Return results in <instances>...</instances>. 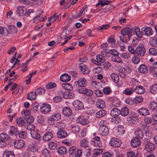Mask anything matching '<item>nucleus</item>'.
Wrapping results in <instances>:
<instances>
[{
	"mask_svg": "<svg viewBox=\"0 0 157 157\" xmlns=\"http://www.w3.org/2000/svg\"><path fill=\"white\" fill-rule=\"evenodd\" d=\"M135 28L126 27L121 30V33L122 36H125L126 35H132L135 34Z\"/></svg>",
	"mask_w": 157,
	"mask_h": 157,
	"instance_id": "f257e3e1",
	"label": "nucleus"
},
{
	"mask_svg": "<svg viewBox=\"0 0 157 157\" xmlns=\"http://www.w3.org/2000/svg\"><path fill=\"white\" fill-rule=\"evenodd\" d=\"M148 139H144V142L145 143V150L147 151H153L155 148V144L150 142H148Z\"/></svg>",
	"mask_w": 157,
	"mask_h": 157,
	"instance_id": "f03ea898",
	"label": "nucleus"
},
{
	"mask_svg": "<svg viewBox=\"0 0 157 157\" xmlns=\"http://www.w3.org/2000/svg\"><path fill=\"white\" fill-rule=\"evenodd\" d=\"M146 50L145 48L142 46H138L136 49V54L138 56L143 57L144 56Z\"/></svg>",
	"mask_w": 157,
	"mask_h": 157,
	"instance_id": "7ed1b4c3",
	"label": "nucleus"
},
{
	"mask_svg": "<svg viewBox=\"0 0 157 157\" xmlns=\"http://www.w3.org/2000/svg\"><path fill=\"white\" fill-rule=\"evenodd\" d=\"M99 133L103 136H106L109 133L108 128L104 125H102L100 126L99 128Z\"/></svg>",
	"mask_w": 157,
	"mask_h": 157,
	"instance_id": "20e7f679",
	"label": "nucleus"
},
{
	"mask_svg": "<svg viewBox=\"0 0 157 157\" xmlns=\"http://www.w3.org/2000/svg\"><path fill=\"white\" fill-rule=\"evenodd\" d=\"M87 81L84 78H80L78 79V81H76L75 84L76 85L80 87L86 86L87 84Z\"/></svg>",
	"mask_w": 157,
	"mask_h": 157,
	"instance_id": "39448f33",
	"label": "nucleus"
},
{
	"mask_svg": "<svg viewBox=\"0 0 157 157\" xmlns=\"http://www.w3.org/2000/svg\"><path fill=\"white\" fill-rule=\"evenodd\" d=\"M79 67L81 70L82 73L84 74H88L90 71L89 67L83 63L79 64Z\"/></svg>",
	"mask_w": 157,
	"mask_h": 157,
	"instance_id": "423d86ee",
	"label": "nucleus"
},
{
	"mask_svg": "<svg viewBox=\"0 0 157 157\" xmlns=\"http://www.w3.org/2000/svg\"><path fill=\"white\" fill-rule=\"evenodd\" d=\"M109 144L113 147H118L120 146L121 142L118 139L115 138H112L110 140V141L109 142Z\"/></svg>",
	"mask_w": 157,
	"mask_h": 157,
	"instance_id": "0eeeda50",
	"label": "nucleus"
},
{
	"mask_svg": "<svg viewBox=\"0 0 157 157\" xmlns=\"http://www.w3.org/2000/svg\"><path fill=\"white\" fill-rule=\"evenodd\" d=\"M40 109L43 113H47L50 111L51 106L48 104H43L41 106Z\"/></svg>",
	"mask_w": 157,
	"mask_h": 157,
	"instance_id": "6e6552de",
	"label": "nucleus"
},
{
	"mask_svg": "<svg viewBox=\"0 0 157 157\" xmlns=\"http://www.w3.org/2000/svg\"><path fill=\"white\" fill-rule=\"evenodd\" d=\"M140 144V141L139 138L135 137L133 138L131 142V146L133 147H136Z\"/></svg>",
	"mask_w": 157,
	"mask_h": 157,
	"instance_id": "1a4fd4ad",
	"label": "nucleus"
},
{
	"mask_svg": "<svg viewBox=\"0 0 157 157\" xmlns=\"http://www.w3.org/2000/svg\"><path fill=\"white\" fill-rule=\"evenodd\" d=\"M141 32L144 34H145L147 36H149L153 34V31L151 28L146 27L145 28H142L141 29Z\"/></svg>",
	"mask_w": 157,
	"mask_h": 157,
	"instance_id": "9d476101",
	"label": "nucleus"
},
{
	"mask_svg": "<svg viewBox=\"0 0 157 157\" xmlns=\"http://www.w3.org/2000/svg\"><path fill=\"white\" fill-rule=\"evenodd\" d=\"M25 145L24 141L22 140H17L14 143V147L16 148L19 149L24 147Z\"/></svg>",
	"mask_w": 157,
	"mask_h": 157,
	"instance_id": "9b49d317",
	"label": "nucleus"
},
{
	"mask_svg": "<svg viewBox=\"0 0 157 157\" xmlns=\"http://www.w3.org/2000/svg\"><path fill=\"white\" fill-rule=\"evenodd\" d=\"M10 137L7 134L4 133L0 134V143H2L3 144L5 145L4 141H6L9 140Z\"/></svg>",
	"mask_w": 157,
	"mask_h": 157,
	"instance_id": "f8f14e48",
	"label": "nucleus"
},
{
	"mask_svg": "<svg viewBox=\"0 0 157 157\" xmlns=\"http://www.w3.org/2000/svg\"><path fill=\"white\" fill-rule=\"evenodd\" d=\"M73 106L76 109H81L83 107L82 103L78 100H75L73 102Z\"/></svg>",
	"mask_w": 157,
	"mask_h": 157,
	"instance_id": "ddd939ff",
	"label": "nucleus"
},
{
	"mask_svg": "<svg viewBox=\"0 0 157 157\" xmlns=\"http://www.w3.org/2000/svg\"><path fill=\"white\" fill-rule=\"evenodd\" d=\"M78 123H80L82 125H85L89 123V121L86 118H84L82 116H80L76 120Z\"/></svg>",
	"mask_w": 157,
	"mask_h": 157,
	"instance_id": "4468645a",
	"label": "nucleus"
},
{
	"mask_svg": "<svg viewBox=\"0 0 157 157\" xmlns=\"http://www.w3.org/2000/svg\"><path fill=\"white\" fill-rule=\"evenodd\" d=\"M24 9V7L23 6H19L17 7L16 12L19 16H23L25 15V12Z\"/></svg>",
	"mask_w": 157,
	"mask_h": 157,
	"instance_id": "2eb2a0df",
	"label": "nucleus"
},
{
	"mask_svg": "<svg viewBox=\"0 0 157 157\" xmlns=\"http://www.w3.org/2000/svg\"><path fill=\"white\" fill-rule=\"evenodd\" d=\"M129 112L128 108L126 106L124 107L120 110V114L123 116L128 115Z\"/></svg>",
	"mask_w": 157,
	"mask_h": 157,
	"instance_id": "dca6fc26",
	"label": "nucleus"
},
{
	"mask_svg": "<svg viewBox=\"0 0 157 157\" xmlns=\"http://www.w3.org/2000/svg\"><path fill=\"white\" fill-rule=\"evenodd\" d=\"M138 70L140 73L145 74L147 72L148 69L145 64H142L139 67Z\"/></svg>",
	"mask_w": 157,
	"mask_h": 157,
	"instance_id": "f3484780",
	"label": "nucleus"
},
{
	"mask_svg": "<svg viewBox=\"0 0 157 157\" xmlns=\"http://www.w3.org/2000/svg\"><path fill=\"white\" fill-rule=\"evenodd\" d=\"M62 111L63 114L67 117H69L71 114L72 113V110L67 107L63 108Z\"/></svg>",
	"mask_w": 157,
	"mask_h": 157,
	"instance_id": "a211bd4d",
	"label": "nucleus"
},
{
	"mask_svg": "<svg viewBox=\"0 0 157 157\" xmlns=\"http://www.w3.org/2000/svg\"><path fill=\"white\" fill-rule=\"evenodd\" d=\"M139 114L143 116H146L149 114L148 110L146 108H142L138 110Z\"/></svg>",
	"mask_w": 157,
	"mask_h": 157,
	"instance_id": "6ab92c4d",
	"label": "nucleus"
},
{
	"mask_svg": "<svg viewBox=\"0 0 157 157\" xmlns=\"http://www.w3.org/2000/svg\"><path fill=\"white\" fill-rule=\"evenodd\" d=\"M53 135L50 132H46L43 137V140L45 141H47L51 140L52 137Z\"/></svg>",
	"mask_w": 157,
	"mask_h": 157,
	"instance_id": "aec40b11",
	"label": "nucleus"
},
{
	"mask_svg": "<svg viewBox=\"0 0 157 157\" xmlns=\"http://www.w3.org/2000/svg\"><path fill=\"white\" fill-rule=\"evenodd\" d=\"M134 91L137 94H142L144 93L145 89L142 86H138L134 90Z\"/></svg>",
	"mask_w": 157,
	"mask_h": 157,
	"instance_id": "412c9836",
	"label": "nucleus"
},
{
	"mask_svg": "<svg viewBox=\"0 0 157 157\" xmlns=\"http://www.w3.org/2000/svg\"><path fill=\"white\" fill-rule=\"evenodd\" d=\"M96 105L97 108L100 109H103L105 107V102L101 100H98L96 103Z\"/></svg>",
	"mask_w": 157,
	"mask_h": 157,
	"instance_id": "4be33fe9",
	"label": "nucleus"
},
{
	"mask_svg": "<svg viewBox=\"0 0 157 157\" xmlns=\"http://www.w3.org/2000/svg\"><path fill=\"white\" fill-rule=\"evenodd\" d=\"M71 77L70 76L67 74H64L61 75L60 80L63 82H67L70 80Z\"/></svg>",
	"mask_w": 157,
	"mask_h": 157,
	"instance_id": "5701e85b",
	"label": "nucleus"
},
{
	"mask_svg": "<svg viewBox=\"0 0 157 157\" xmlns=\"http://www.w3.org/2000/svg\"><path fill=\"white\" fill-rule=\"evenodd\" d=\"M74 96V94L71 92L66 91L63 94V97L65 99L70 98Z\"/></svg>",
	"mask_w": 157,
	"mask_h": 157,
	"instance_id": "b1692460",
	"label": "nucleus"
},
{
	"mask_svg": "<svg viewBox=\"0 0 157 157\" xmlns=\"http://www.w3.org/2000/svg\"><path fill=\"white\" fill-rule=\"evenodd\" d=\"M3 155L4 157H15L13 151L6 150L3 153Z\"/></svg>",
	"mask_w": 157,
	"mask_h": 157,
	"instance_id": "393cba45",
	"label": "nucleus"
},
{
	"mask_svg": "<svg viewBox=\"0 0 157 157\" xmlns=\"http://www.w3.org/2000/svg\"><path fill=\"white\" fill-rule=\"evenodd\" d=\"M57 136L59 138H64L67 136V132L64 130H60L57 133Z\"/></svg>",
	"mask_w": 157,
	"mask_h": 157,
	"instance_id": "a878e982",
	"label": "nucleus"
},
{
	"mask_svg": "<svg viewBox=\"0 0 157 157\" xmlns=\"http://www.w3.org/2000/svg\"><path fill=\"white\" fill-rule=\"evenodd\" d=\"M106 114V112L105 110H101L96 113V116L97 118L105 116Z\"/></svg>",
	"mask_w": 157,
	"mask_h": 157,
	"instance_id": "bb28decb",
	"label": "nucleus"
},
{
	"mask_svg": "<svg viewBox=\"0 0 157 157\" xmlns=\"http://www.w3.org/2000/svg\"><path fill=\"white\" fill-rule=\"evenodd\" d=\"M30 134L31 137L33 139H39L40 138V135L34 131H30Z\"/></svg>",
	"mask_w": 157,
	"mask_h": 157,
	"instance_id": "cd10ccee",
	"label": "nucleus"
},
{
	"mask_svg": "<svg viewBox=\"0 0 157 157\" xmlns=\"http://www.w3.org/2000/svg\"><path fill=\"white\" fill-rule=\"evenodd\" d=\"M61 118V115L59 113H54L53 114L51 117L49 118V121L52 120L58 121Z\"/></svg>",
	"mask_w": 157,
	"mask_h": 157,
	"instance_id": "c85d7f7f",
	"label": "nucleus"
},
{
	"mask_svg": "<svg viewBox=\"0 0 157 157\" xmlns=\"http://www.w3.org/2000/svg\"><path fill=\"white\" fill-rule=\"evenodd\" d=\"M36 92H31L28 94L27 96V98L31 100H33L36 98Z\"/></svg>",
	"mask_w": 157,
	"mask_h": 157,
	"instance_id": "c756f323",
	"label": "nucleus"
},
{
	"mask_svg": "<svg viewBox=\"0 0 157 157\" xmlns=\"http://www.w3.org/2000/svg\"><path fill=\"white\" fill-rule=\"evenodd\" d=\"M62 87L67 90H71L73 89V87L72 85L68 83L62 84Z\"/></svg>",
	"mask_w": 157,
	"mask_h": 157,
	"instance_id": "7c9ffc66",
	"label": "nucleus"
},
{
	"mask_svg": "<svg viewBox=\"0 0 157 157\" xmlns=\"http://www.w3.org/2000/svg\"><path fill=\"white\" fill-rule=\"evenodd\" d=\"M120 113V110L117 108L112 109L110 112V115L112 116H118Z\"/></svg>",
	"mask_w": 157,
	"mask_h": 157,
	"instance_id": "2f4dec72",
	"label": "nucleus"
},
{
	"mask_svg": "<svg viewBox=\"0 0 157 157\" xmlns=\"http://www.w3.org/2000/svg\"><path fill=\"white\" fill-rule=\"evenodd\" d=\"M0 33L5 36H7L9 34V32L7 29L5 27L0 26Z\"/></svg>",
	"mask_w": 157,
	"mask_h": 157,
	"instance_id": "473e14b6",
	"label": "nucleus"
},
{
	"mask_svg": "<svg viewBox=\"0 0 157 157\" xmlns=\"http://www.w3.org/2000/svg\"><path fill=\"white\" fill-rule=\"evenodd\" d=\"M150 44L151 46L154 47H157V37H154L150 39Z\"/></svg>",
	"mask_w": 157,
	"mask_h": 157,
	"instance_id": "72a5a7b5",
	"label": "nucleus"
},
{
	"mask_svg": "<svg viewBox=\"0 0 157 157\" xmlns=\"http://www.w3.org/2000/svg\"><path fill=\"white\" fill-rule=\"evenodd\" d=\"M10 129L11 130L9 132L10 134H14L16 135L19 133V132L17 129L14 126H11Z\"/></svg>",
	"mask_w": 157,
	"mask_h": 157,
	"instance_id": "f704fd0d",
	"label": "nucleus"
},
{
	"mask_svg": "<svg viewBox=\"0 0 157 157\" xmlns=\"http://www.w3.org/2000/svg\"><path fill=\"white\" fill-rule=\"evenodd\" d=\"M67 151L66 148L62 146L58 148V152L60 155H64L65 154Z\"/></svg>",
	"mask_w": 157,
	"mask_h": 157,
	"instance_id": "c9c22d12",
	"label": "nucleus"
},
{
	"mask_svg": "<svg viewBox=\"0 0 157 157\" xmlns=\"http://www.w3.org/2000/svg\"><path fill=\"white\" fill-rule=\"evenodd\" d=\"M80 145L83 147L86 148L88 147V141L86 139H83L80 142Z\"/></svg>",
	"mask_w": 157,
	"mask_h": 157,
	"instance_id": "e433bc0d",
	"label": "nucleus"
},
{
	"mask_svg": "<svg viewBox=\"0 0 157 157\" xmlns=\"http://www.w3.org/2000/svg\"><path fill=\"white\" fill-rule=\"evenodd\" d=\"M102 152V149H96L94 151V153L93 154L92 156L93 157H96L101 154Z\"/></svg>",
	"mask_w": 157,
	"mask_h": 157,
	"instance_id": "4c0bfd02",
	"label": "nucleus"
},
{
	"mask_svg": "<svg viewBox=\"0 0 157 157\" xmlns=\"http://www.w3.org/2000/svg\"><path fill=\"white\" fill-rule=\"evenodd\" d=\"M145 132V134L146 136L148 138H150L152 136V134L151 132L148 129V127L145 126L144 128Z\"/></svg>",
	"mask_w": 157,
	"mask_h": 157,
	"instance_id": "58836bf2",
	"label": "nucleus"
},
{
	"mask_svg": "<svg viewBox=\"0 0 157 157\" xmlns=\"http://www.w3.org/2000/svg\"><path fill=\"white\" fill-rule=\"evenodd\" d=\"M111 77L115 83H117L119 82V77L117 74L115 73H112L111 74Z\"/></svg>",
	"mask_w": 157,
	"mask_h": 157,
	"instance_id": "ea45409f",
	"label": "nucleus"
},
{
	"mask_svg": "<svg viewBox=\"0 0 157 157\" xmlns=\"http://www.w3.org/2000/svg\"><path fill=\"white\" fill-rule=\"evenodd\" d=\"M150 90L151 93L154 94L157 93V83L152 85L150 87Z\"/></svg>",
	"mask_w": 157,
	"mask_h": 157,
	"instance_id": "a19ab883",
	"label": "nucleus"
},
{
	"mask_svg": "<svg viewBox=\"0 0 157 157\" xmlns=\"http://www.w3.org/2000/svg\"><path fill=\"white\" fill-rule=\"evenodd\" d=\"M142 33L140 31L139 28L138 27H136L135 30V34H136L137 36L139 38H141L142 36Z\"/></svg>",
	"mask_w": 157,
	"mask_h": 157,
	"instance_id": "79ce46f5",
	"label": "nucleus"
},
{
	"mask_svg": "<svg viewBox=\"0 0 157 157\" xmlns=\"http://www.w3.org/2000/svg\"><path fill=\"white\" fill-rule=\"evenodd\" d=\"M125 128L123 126L121 125H119L117 127V132L119 134L121 135L125 132Z\"/></svg>",
	"mask_w": 157,
	"mask_h": 157,
	"instance_id": "37998d69",
	"label": "nucleus"
},
{
	"mask_svg": "<svg viewBox=\"0 0 157 157\" xmlns=\"http://www.w3.org/2000/svg\"><path fill=\"white\" fill-rule=\"evenodd\" d=\"M16 122L18 125L20 126H23L25 124L24 120L21 118L17 119L16 120Z\"/></svg>",
	"mask_w": 157,
	"mask_h": 157,
	"instance_id": "c03bdc74",
	"label": "nucleus"
},
{
	"mask_svg": "<svg viewBox=\"0 0 157 157\" xmlns=\"http://www.w3.org/2000/svg\"><path fill=\"white\" fill-rule=\"evenodd\" d=\"M79 127L78 125L73 124L71 126V130L74 132L79 131Z\"/></svg>",
	"mask_w": 157,
	"mask_h": 157,
	"instance_id": "a18cd8bd",
	"label": "nucleus"
},
{
	"mask_svg": "<svg viewBox=\"0 0 157 157\" xmlns=\"http://www.w3.org/2000/svg\"><path fill=\"white\" fill-rule=\"evenodd\" d=\"M135 133L136 135L140 138H142L143 136V134L140 128L137 129L135 131Z\"/></svg>",
	"mask_w": 157,
	"mask_h": 157,
	"instance_id": "49530a36",
	"label": "nucleus"
},
{
	"mask_svg": "<svg viewBox=\"0 0 157 157\" xmlns=\"http://www.w3.org/2000/svg\"><path fill=\"white\" fill-rule=\"evenodd\" d=\"M45 92V90L43 88H39L36 90L35 92L36 94L42 95L44 94Z\"/></svg>",
	"mask_w": 157,
	"mask_h": 157,
	"instance_id": "de8ad7c7",
	"label": "nucleus"
},
{
	"mask_svg": "<svg viewBox=\"0 0 157 157\" xmlns=\"http://www.w3.org/2000/svg\"><path fill=\"white\" fill-rule=\"evenodd\" d=\"M111 60L112 61L117 63H121L122 61L121 57H119L117 56L112 57L111 58Z\"/></svg>",
	"mask_w": 157,
	"mask_h": 157,
	"instance_id": "09e8293b",
	"label": "nucleus"
},
{
	"mask_svg": "<svg viewBox=\"0 0 157 157\" xmlns=\"http://www.w3.org/2000/svg\"><path fill=\"white\" fill-rule=\"evenodd\" d=\"M157 107V104L155 101L151 102L149 105V108L152 110H154L156 109Z\"/></svg>",
	"mask_w": 157,
	"mask_h": 157,
	"instance_id": "8fccbe9b",
	"label": "nucleus"
},
{
	"mask_svg": "<svg viewBox=\"0 0 157 157\" xmlns=\"http://www.w3.org/2000/svg\"><path fill=\"white\" fill-rule=\"evenodd\" d=\"M134 91V90L127 88L123 91V93L127 95H130Z\"/></svg>",
	"mask_w": 157,
	"mask_h": 157,
	"instance_id": "3c124183",
	"label": "nucleus"
},
{
	"mask_svg": "<svg viewBox=\"0 0 157 157\" xmlns=\"http://www.w3.org/2000/svg\"><path fill=\"white\" fill-rule=\"evenodd\" d=\"M143 98L141 96L136 97L134 99L136 104L141 103L143 101Z\"/></svg>",
	"mask_w": 157,
	"mask_h": 157,
	"instance_id": "603ef678",
	"label": "nucleus"
},
{
	"mask_svg": "<svg viewBox=\"0 0 157 157\" xmlns=\"http://www.w3.org/2000/svg\"><path fill=\"white\" fill-rule=\"evenodd\" d=\"M120 102L118 99L114 100L112 102V105L115 107H118L120 105Z\"/></svg>",
	"mask_w": 157,
	"mask_h": 157,
	"instance_id": "864d4df0",
	"label": "nucleus"
},
{
	"mask_svg": "<svg viewBox=\"0 0 157 157\" xmlns=\"http://www.w3.org/2000/svg\"><path fill=\"white\" fill-rule=\"evenodd\" d=\"M56 84L55 83L50 82L46 86V88L48 89H51L55 88Z\"/></svg>",
	"mask_w": 157,
	"mask_h": 157,
	"instance_id": "5fc2aeb1",
	"label": "nucleus"
},
{
	"mask_svg": "<svg viewBox=\"0 0 157 157\" xmlns=\"http://www.w3.org/2000/svg\"><path fill=\"white\" fill-rule=\"evenodd\" d=\"M149 53L154 56L157 55V50L154 48H150L149 49Z\"/></svg>",
	"mask_w": 157,
	"mask_h": 157,
	"instance_id": "6e6d98bb",
	"label": "nucleus"
},
{
	"mask_svg": "<svg viewBox=\"0 0 157 157\" xmlns=\"http://www.w3.org/2000/svg\"><path fill=\"white\" fill-rule=\"evenodd\" d=\"M132 61L134 63L137 64L139 63L140 59L138 57L133 56L132 57Z\"/></svg>",
	"mask_w": 157,
	"mask_h": 157,
	"instance_id": "4d7b16f0",
	"label": "nucleus"
},
{
	"mask_svg": "<svg viewBox=\"0 0 157 157\" xmlns=\"http://www.w3.org/2000/svg\"><path fill=\"white\" fill-rule=\"evenodd\" d=\"M8 28L10 30L11 33H17V29L14 26L10 25L9 26Z\"/></svg>",
	"mask_w": 157,
	"mask_h": 157,
	"instance_id": "13d9d810",
	"label": "nucleus"
},
{
	"mask_svg": "<svg viewBox=\"0 0 157 157\" xmlns=\"http://www.w3.org/2000/svg\"><path fill=\"white\" fill-rule=\"evenodd\" d=\"M112 121L115 123L118 124L121 121V120L119 117H116L112 118Z\"/></svg>",
	"mask_w": 157,
	"mask_h": 157,
	"instance_id": "bf43d9fd",
	"label": "nucleus"
},
{
	"mask_svg": "<svg viewBox=\"0 0 157 157\" xmlns=\"http://www.w3.org/2000/svg\"><path fill=\"white\" fill-rule=\"evenodd\" d=\"M85 94L88 96L91 97L93 94V92L91 90L86 89Z\"/></svg>",
	"mask_w": 157,
	"mask_h": 157,
	"instance_id": "052dcab7",
	"label": "nucleus"
},
{
	"mask_svg": "<svg viewBox=\"0 0 157 157\" xmlns=\"http://www.w3.org/2000/svg\"><path fill=\"white\" fill-rule=\"evenodd\" d=\"M40 12L39 13V14L37 15L34 18L33 22H34L35 23H37L39 21H40L39 20V19H40V15H41L43 13V10H40Z\"/></svg>",
	"mask_w": 157,
	"mask_h": 157,
	"instance_id": "680f3d73",
	"label": "nucleus"
},
{
	"mask_svg": "<svg viewBox=\"0 0 157 157\" xmlns=\"http://www.w3.org/2000/svg\"><path fill=\"white\" fill-rule=\"evenodd\" d=\"M96 59L97 61H99L101 63H104L105 61L104 57L101 55H98L96 56Z\"/></svg>",
	"mask_w": 157,
	"mask_h": 157,
	"instance_id": "e2e57ef3",
	"label": "nucleus"
},
{
	"mask_svg": "<svg viewBox=\"0 0 157 157\" xmlns=\"http://www.w3.org/2000/svg\"><path fill=\"white\" fill-rule=\"evenodd\" d=\"M49 148L52 150L55 149L57 147V144L53 142H51L49 144Z\"/></svg>",
	"mask_w": 157,
	"mask_h": 157,
	"instance_id": "0e129e2a",
	"label": "nucleus"
},
{
	"mask_svg": "<svg viewBox=\"0 0 157 157\" xmlns=\"http://www.w3.org/2000/svg\"><path fill=\"white\" fill-rule=\"evenodd\" d=\"M42 153L43 155L45 156H49L50 155L49 151L46 148H45L42 151Z\"/></svg>",
	"mask_w": 157,
	"mask_h": 157,
	"instance_id": "69168bd1",
	"label": "nucleus"
},
{
	"mask_svg": "<svg viewBox=\"0 0 157 157\" xmlns=\"http://www.w3.org/2000/svg\"><path fill=\"white\" fill-rule=\"evenodd\" d=\"M25 121L28 123H33L34 121L33 117L32 116L29 117H28L25 118Z\"/></svg>",
	"mask_w": 157,
	"mask_h": 157,
	"instance_id": "338daca9",
	"label": "nucleus"
},
{
	"mask_svg": "<svg viewBox=\"0 0 157 157\" xmlns=\"http://www.w3.org/2000/svg\"><path fill=\"white\" fill-rule=\"evenodd\" d=\"M103 90L104 93L106 94H109L111 92V90L109 87L104 88L103 89Z\"/></svg>",
	"mask_w": 157,
	"mask_h": 157,
	"instance_id": "774afa93",
	"label": "nucleus"
}]
</instances>
